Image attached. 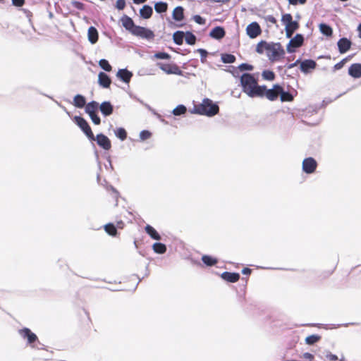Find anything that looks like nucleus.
Masks as SVG:
<instances>
[{"mask_svg": "<svg viewBox=\"0 0 361 361\" xmlns=\"http://www.w3.org/2000/svg\"><path fill=\"white\" fill-rule=\"evenodd\" d=\"M243 91L250 97H262V86L258 85L257 80L250 73H243L240 77Z\"/></svg>", "mask_w": 361, "mask_h": 361, "instance_id": "2", "label": "nucleus"}, {"mask_svg": "<svg viewBox=\"0 0 361 361\" xmlns=\"http://www.w3.org/2000/svg\"><path fill=\"white\" fill-rule=\"evenodd\" d=\"M116 75L124 82L128 83L133 76V74L127 69H120L117 72Z\"/></svg>", "mask_w": 361, "mask_h": 361, "instance_id": "19", "label": "nucleus"}, {"mask_svg": "<svg viewBox=\"0 0 361 361\" xmlns=\"http://www.w3.org/2000/svg\"><path fill=\"white\" fill-rule=\"evenodd\" d=\"M299 28L298 22L294 20L292 23L289 25H286V27H285L286 35L288 38L292 37L293 33Z\"/></svg>", "mask_w": 361, "mask_h": 361, "instance_id": "21", "label": "nucleus"}, {"mask_svg": "<svg viewBox=\"0 0 361 361\" xmlns=\"http://www.w3.org/2000/svg\"><path fill=\"white\" fill-rule=\"evenodd\" d=\"M212 1L214 2H217V3H225V2L228 1L229 0H212Z\"/></svg>", "mask_w": 361, "mask_h": 361, "instance_id": "63", "label": "nucleus"}, {"mask_svg": "<svg viewBox=\"0 0 361 361\" xmlns=\"http://www.w3.org/2000/svg\"><path fill=\"white\" fill-rule=\"evenodd\" d=\"M185 42L188 44L193 45L196 42V37L190 32H187L185 35Z\"/></svg>", "mask_w": 361, "mask_h": 361, "instance_id": "38", "label": "nucleus"}, {"mask_svg": "<svg viewBox=\"0 0 361 361\" xmlns=\"http://www.w3.org/2000/svg\"><path fill=\"white\" fill-rule=\"evenodd\" d=\"M99 104L95 101H92L85 106V112L87 114L97 112Z\"/></svg>", "mask_w": 361, "mask_h": 361, "instance_id": "30", "label": "nucleus"}, {"mask_svg": "<svg viewBox=\"0 0 361 361\" xmlns=\"http://www.w3.org/2000/svg\"><path fill=\"white\" fill-rule=\"evenodd\" d=\"M281 101L284 102H292L293 100V96L288 92H285L283 88L281 87V93L279 94Z\"/></svg>", "mask_w": 361, "mask_h": 361, "instance_id": "34", "label": "nucleus"}, {"mask_svg": "<svg viewBox=\"0 0 361 361\" xmlns=\"http://www.w3.org/2000/svg\"><path fill=\"white\" fill-rule=\"evenodd\" d=\"M12 4L16 7H21L25 4V0H11Z\"/></svg>", "mask_w": 361, "mask_h": 361, "instance_id": "51", "label": "nucleus"}, {"mask_svg": "<svg viewBox=\"0 0 361 361\" xmlns=\"http://www.w3.org/2000/svg\"><path fill=\"white\" fill-rule=\"evenodd\" d=\"M98 82L102 87L109 88L111 85V80L106 73L100 72L98 75Z\"/></svg>", "mask_w": 361, "mask_h": 361, "instance_id": "15", "label": "nucleus"}, {"mask_svg": "<svg viewBox=\"0 0 361 361\" xmlns=\"http://www.w3.org/2000/svg\"><path fill=\"white\" fill-rule=\"evenodd\" d=\"M317 63L314 60L307 59L300 63V70L303 73H308L316 68Z\"/></svg>", "mask_w": 361, "mask_h": 361, "instance_id": "16", "label": "nucleus"}, {"mask_svg": "<svg viewBox=\"0 0 361 361\" xmlns=\"http://www.w3.org/2000/svg\"><path fill=\"white\" fill-rule=\"evenodd\" d=\"M197 51L200 54L202 60L205 59L207 56V51L203 49H199Z\"/></svg>", "mask_w": 361, "mask_h": 361, "instance_id": "57", "label": "nucleus"}, {"mask_svg": "<svg viewBox=\"0 0 361 361\" xmlns=\"http://www.w3.org/2000/svg\"><path fill=\"white\" fill-rule=\"evenodd\" d=\"M320 340V336L317 335H311L305 338V341L309 345H312Z\"/></svg>", "mask_w": 361, "mask_h": 361, "instance_id": "43", "label": "nucleus"}, {"mask_svg": "<svg viewBox=\"0 0 361 361\" xmlns=\"http://www.w3.org/2000/svg\"><path fill=\"white\" fill-rule=\"evenodd\" d=\"M19 334L24 339H27V343L30 345L33 344L38 339L36 334L32 332L31 330L28 328H23L20 329Z\"/></svg>", "mask_w": 361, "mask_h": 361, "instance_id": "10", "label": "nucleus"}, {"mask_svg": "<svg viewBox=\"0 0 361 361\" xmlns=\"http://www.w3.org/2000/svg\"><path fill=\"white\" fill-rule=\"evenodd\" d=\"M98 32L94 27H90L88 29V39L92 44H95L98 41Z\"/></svg>", "mask_w": 361, "mask_h": 361, "instance_id": "23", "label": "nucleus"}, {"mask_svg": "<svg viewBox=\"0 0 361 361\" xmlns=\"http://www.w3.org/2000/svg\"><path fill=\"white\" fill-rule=\"evenodd\" d=\"M125 226L124 223L122 221H118L116 222V228L123 229Z\"/></svg>", "mask_w": 361, "mask_h": 361, "instance_id": "59", "label": "nucleus"}, {"mask_svg": "<svg viewBox=\"0 0 361 361\" xmlns=\"http://www.w3.org/2000/svg\"><path fill=\"white\" fill-rule=\"evenodd\" d=\"M140 13L142 18L145 19L149 18L152 13L153 10L152 8L150 6L145 5L140 11Z\"/></svg>", "mask_w": 361, "mask_h": 361, "instance_id": "25", "label": "nucleus"}, {"mask_svg": "<svg viewBox=\"0 0 361 361\" xmlns=\"http://www.w3.org/2000/svg\"><path fill=\"white\" fill-rule=\"evenodd\" d=\"M319 27L320 32L324 35L327 36V37H331L332 35L333 30L329 25H328L325 23H321L319 25Z\"/></svg>", "mask_w": 361, "mask_h": 361, "instance_id": "28", "label": "nucleus"}, {"mask_svg": "<svg viewBox=\"0 0 361 361\" xmlns=\"http://www.w3.org/2000/svg\"><path fill=\"white\" fill-rule=\"evenodd\" d=\"M80 317L82 320V322L87 325V326H90V324H92V321H91V319H90V314L88 312H83L81 315H80Z\"/></svg>", "mask_w": 361, "mask_h": 361, "instance_id": "44", "label": "nucleus"}, {"mask_svg": "<svg viewBox=\"0 0 361 361\" xmlns=\"http://www.w3.org/2000/svg\"><path fill=\"white\" fill-rule=\"evenodd\" d=\"M326 357L329 361H345L344 357L338 359L337 355H334L331 353H328L326 355Z\"/></svg>", "mask_w": 361, "mask_h": 361, "instance_id": "46", "label": "nucleus"}, {"mask_svg": "<svg viewBox=\"0 0 361 361\" xmlns=\"http://www.w3.org/2000/svg\"><path fill=\"white\" fill-rule=\"evenodd\" d=\"M202 261L204 264L209 267L214 266L218 262V260L216 258L209 255H203L202 257Z\"/></svg>", "mask_w": 361, "mask_h": 361, "instance_id": "33", "label": "nucleus"}, {"mask_svg": "<svg viewBox=\"0 0 361 361\" xmlns=\"http://www.w3.org/2000/svg\"><path fill=\"white\" fill-rule=\"evenodd\" d=\"M111 192H112V195H113V197L116 200V201L117 202L118 201V196H119V193L117 190H116L114 188H111Z\"/></svg>", "mask_w": 361, "mask_h": 361, "instance_id": "58", "label": "nucleus"}, {"mask_svg": "<svg viewBox=\"0 0 361 361\" xmlns=\"http://www.w3.org/2000/svg\"><path fill=\"white\" fill-rule=\"evenodd\" d=\"M115 135L121 140H125L127 137V132L123 128H117L115 130Z\"/></svg>", "mask_w": 361, "mask_h": 361, "instance_id": "37", "label": "nucleus"}, {"mask_svg": "<svg viewBox=\"0 0 361 361\" xmlns=\"http://www.w3.org/2000/svg\"><path fill=\"white\" fill-rule=\"evenodd\" d=\"M259 54L266 53L269 59L274 62L279 61L285 54L283 47L280 43H268L265 41L259 42L256 47Z\"/></svg>", "mask_w": 361, "mask_h": 361, "instance_id": "1", "label": "nucleus"}, {"mask_svg": "<svg viewBox=\"0 0 361 361\" xmlns=\"http://www.w3.org/2000/svg\"><path fill=\"white\" fill-rule=\"evenodd\" d=\"M104 231L111 236H116L117 228L114 224L109 223L106 224L104 226Z\"/></svg>", "mask_w": 361, "mask_h": 361, "instance_id": "31", "label": "nucleus"}, {"mask_svg": "<svg viewBox=\"0 0 361 361\" xmlns=\"http://www.w3.org/2000/svg\"><path fill=\"white\" fill-rule=\"evenodd\" d=\"M304 42V37L301 34H297L293 38H292L288 46L287 51L290 53L293 52L295 48L301 47Z\"/></svg>", "mask_w": 361, "mask_h": 361, "instance_id": "9", "label": "nucleus"}, {"mask_svg": "<svg viewBox=\"0 0 361 361\" xmlns=\"http://www.w3.org/2000/svg\"><path fill=\"white\" fill-rule=\"evenodd\" d=\"M262 97H266V98L270 101H275L278 99L279 94L281 93V86L276 84L273 85L271 89H267L265 85L262 86Z\"/></svg>", "mask_w": 361, "mask_h": 361, "instance_id": "5", "label": "nucleus"}, {"mask_svg": "<svg viewBox=\"0 0 361 361\" xmlns=\"http://www.w3.org/2000/svg\"><path fill=\"white\" fill-rule=\"evenodd\" d=\"M100 111L105 116H109L113 113V106L109 102H104L99 106Z\"/></svg>", "mask_w": 361, "mask_h": 361, "instance_id": "20", "label": "nucleus"}, {"mask_svg": "<svg viewBox=\"0 0 361 361\" xmlns=\"http://www.w3.org/2000/svg\"><path fill=\"white\" fill-rule=\"evenodd\" d=\"M187 109L184 105H178L177 106L173 111V114L176 116H180L184 114L186 112Z\"/></svg>", "mask_w": 361, "mask_h": 361, "instance_id": "42", "label": "nucleus"}, {"mask_svg": "<svg viewBox=\"0 0 361 361\" xmlns=\"http://www.w3.org/2000/svg\"><path fill=\"white\" fill-rule=\"evenodd\" d=\"M130 32L133 35L145 39H152L154 37V32L152 30L138 25H135L134 28Z\"/></svg>", "mask_w": 361, "mask_h": 361, "instance_id": "7", "label": "nucleus"}, {"mask_svg": "<svg viewBox=\"0 0 361 361\" xmlns=\"http://www.w3.org/2000/svg\"><path fill=\"white\" fill-rule=\"evenodd\" d=\"M221 60L225 63H232L235 61V56L231 54H223Z\"/></svg>", "mask_w": 361, "mask_h": 361, "instance_id": "36", "label": "nucleus"}, {"mask_svg": "<svg viewBox=\"0 0 361 361\" xmlns=\"http://www.w3.org/2000/svg\"><path fill=\"white\" fill-rule=\"evenodd\" d=\"M267 21L272 23V24H276L277 20L273 16H267L266 18Z\"/></svg>", "mask_w": 361, "mask_h": 361, "instance_id": "55", "label": "nucleus"}, {"mask_svg": "<svg viewBox=\"0 0 361 361\" xmlns=\"http://www.w3.org/2000/svg\"><path fill=\"white\" fill-rule=\"evenodd\" d=\"M302 357L309 361H312L314 360V355L310 353H305Z\"/></svg>", "mask_w": 361, "mask_h": 361, "instance_id": "53", "label": "nucleus"}, {"mask_svg": "<svg viewBox=\"0 0 361 361\" xmlns=\"http://www.w3.org/2000/svg\"><path fill=\"white\" fill-rule=\"evenodd\" d=\"M247 34L250 38H255L259 35L262 32L259 25L253 22L247 25L246 28Z\"/></svg>", "mask_w": 361, "mask_h": 361, "instance_id": "11", "label": "nucleus"}, {"mask_svg": "<svg viewBox=\"0 0 361 361\" xmlns=\"http://www.w3.org/2000/svg\"><path fill=\"white\" fill-rule=\"evenodd\" d=\"M126 6V1L125 0H117L116 3V7L118 10H123Z\"/></svg>", "mask_w": 361, "mask_h": 361, "instance_id": "49", "label": "nucleus"}, {"mask_svg": "<svg viewBox=\"0 0 361 361\" xmlns=\"http://www.w3.org/2000/svg\"><path fill=\"white\" fill-rule=\"evenodd\" d=\"M85 98L81 94H77L74 97L73 104L78 108H83L85 106Z\"/></svg>", "mask_w": 361, "mask_h": 361, "instance_id": "27", "label": "nucleus"}, {"mask_svg": "<svg viewBox=\"0 0 361 361\" xmlns=\"http://www.w3.org/2000/svg\"><path fill=\"white\" fill-rule=\"evenodd\" d=\"M222 279L227 282L235 283L240 279V274L235 272L224 271L221 274Z\"/></svg>", "mask_w": 361, "mask_h": 361, "instance_id": "14", "label": "nucleus"}, {"mask_svg": "<svg viewBox=\"0 0 361 361\" xmlns=\"http://www.w3.org/2000/svg\"><path fill=\"white\" fill-rule=\"evenodd\" d=\"M88 115L90 116L92 121L95 124V125H99L101 123V119L98 116V115L97 114V112H94V113H90V114H88Z\"/></svg>", "mask_w": 361, "mask_h": 361, "instance_id": "45", "label": "nucleus"}, {"mask_svg": "<svg viewBox=\"0 0 361 361\" xmlns=\"http://www.w3.org/2000/svg\"><path fill=\"white\" fill-rule=\"evenodd\" d=\"M147 0H133L134 4H140L145 3Z\"/></svg>", "mask_w": 361, "mask_h": 361, "instance_id": "62", "label": "nucleus"}, {"mask_svg": "<svg viewBox=\"0 0 361 361\" xmlns=\"http://www.w3.org/2000/svg\"><path fill=\"white\" fill-rule=\"evenodd\" d=\"M73 120L74 122L80 127V128L82 130V132L85 134V135L88 137L90 140H95L94 133L90 125L84 118L76 116L74 117Z\"/></svg>", "mask_w": 361, "mask_h": 361, "instance_id": "4", "label": "nucleus"}, {"mask_svg": "<svg viewBox=\"0 0 361 361\" xmlns=\"http://www.w3.org/2000/svg\"><path fill=\"white\" fill-rule=\"evenodd\" d=\"M95 140L97 141L98 145H99L105 150H109L111 147L110 140L107 136L102 133L98 134L95 137Z\"/></svg>", "mask_w": 361, "mask_h": 361, "instance_id": "12", "label": "nucleus"}, {"mask_svg": "<svg viewBox=\"0 0 361 361\" xmlns=\"http://www.w3.org/2000/svg\"><path fill=\"white\" fill-rule=\"evenodd\" d=\"M307 0H288V2L291 5H297V4H305Z\"/></svg>", "mask_w": 361, "mask_h": 361, "instance_id": "52", "label": "nucleus"}, {"mask_svg": "<svg viewBox=\"0 0 361 361\" xmlns=\"http://www.w3.org/2000/svg\"><path fill=\"white\" fill-rule=\"evenodd\" d=\"M99 66L107 72H110L112 70V66L109 64V61L106 59H101L99 61Z\"/></svg>", "mask_w": 361, "mask_h": 361, "instance_id": "39", "label": "nucleus"}, {"mask_svg": "<svg viewBox=\"0 0 361 361\" xmlns=\"http://www.w3.org/2000/svg\"><path fill=\"white\" fill-rule=\"evenodd\" d=\"M121 20L123 26L129 32H131L135 25L132 18L128 16H123Z\"/></svg>", "mask_w": 361, "mask_h": 361, "instance_id": "22", "label": "nucleus"}, {"mask_svg": "<svg viewBox=\"0 0 361 361\" xmlns=\"http://www.w3.org/2000/svg\"><path fill=\"white\" fill-rule=\"evenodd\" d=\"M140 138L144 140H147L150 137L151 133L149 132L148 130H142L140 133Z\"/></svg>", "mask_w": 361, "mask_h": 361, "instance_id": "50", "label": "nucleus"}, {"mask_svg": "<svg viewBox=\"0 0 361 361\" xmlns=\"http://www.w3.org/2000/svg\"><path fill=\"white\" fill-rule=\"evenodd\" d=\"M240 68L241 70H248L250 71L252 69V66L251 65L247 64V63H242L240 66Z\"/></svg>", "mask_w": 361, "mask_h": 361, "instance_id": "56", "label": "nucleus"}, {"mask_svg": "<svg viewBox=\"0 0 361 361\" xmlns=\"http://www.w3.org/2000/svg\"><path fill=\"white\" fill-rule=\"evenodd\" d=\"M317 162L312 157L305 158L302 161V170L306 173H312L316 171Z\"/></svg>", "mask_w": 361, "mask_h": 361, "instance_id": "8", "label": "nucleus"}, {"mask_svg": "<svg viewBox=\"0 0 361 361\" xmlns=\"http://www.w3.org/2000/svg\"><path fill=\"white\" fill-rule=\"evenodd\" d=\"M251 272H252V269L250 268H247V267H245V268L243 269V270H242V273L243 274H246V275L250 274Z\"/></svg>", "mask_w": 361, "mask_h": 361, "instance_id": "60", "label": "nucleus"}, {"mask_svg": "<svg viewBox=\"0 0 361 361\" xmlns=\"http://www.w3.org/2000/svg\"><path fill=\"white\" fill-rule=\"evenodd\" d=\"M154 57L159 59H169L171 56L166 52H158L154 55Z\"/></svg>", "mask_w": 361, "mask_h": 361, "instance_id": "47", "label": "nucleus"}, {"mask_svg": "<svg viewBox=\"0 0 361 361\" xmlns=\"http://www.w3.org/2000/svg\"><path fill=\"white\" fill-rule=\"evenodd\" d=\"M153 250L156 253L164 254L166 251V247L161 243H156L153 245Z\"/></svg>", "mask_w": 361, "mask_h": 361, "instance_id": "35", "label": "nucleus"}, {"mask_svg": "<svg viewBox=\"0 0 361 361\" xmlns=\"http://www.w3.org/2000/svg\"><path fill=\"white\" fill-rule=\"evenodd\" d=\"M193 20L199 25H204L206 23V20L199 15L194 16Z\"/></svg>", "mask_w": 361, "mask_h": 361, "instance_id": "48", "label": "nucleus"}, {"mask_svg": "<svg viewBox=\"0 0 361 361\" xmlns=\"http://www.w3.org/2000/svg\"><path fill=\"white\" fill-rule=\"evenodd\" d=\"M157 66L167 74L183 75V71L174 63H157Z\"/></svg>", "mask_w": 361, "mask_h": 361, "instance_id": "6", "label": "nucleus"}, {"mask_svg": "<svg viewBox=\"0 0 361 361\" xmlns=\"http://www.w3.org/2000/svg\"><path fill=\"white\" fill-rule=\"evenodd\" d=\"M262 77L266 80L272 81L275 79V74L273 71L267 70L263 71Z\"/></svg>", "mask_w": 361, "mask_h": 361, "instance_id": "41", "label": "nucleus"}, {"mask_svg": "<svg viewBox=\"0 0 361 361\" xmlns=\"http://www.w3.org/2000/svg\"><path fill=\"white\" fill-rule=\"evenodd\" d=\"M145 231L152 239L157 240H159L161 239L160 235L150 225H147L145 226Z\"/></svg>", "mask_w": 361, "mask_h": 361, "instance_id": "26", "label": "nucleus"}, {"mask_svg": "<svg viewBox=\"0 0 361 361\" xmlns=\"http://www.w3.org/2000/svg\"><path fill=\"white\" fill-rule=\"evenodd\" d=\"M219 111V106L208 98L204 99L201 104L194 105L192 110V113L193 114L207 116H214L217 114Z\"/></svg>", "mask_w": 361, "mask_h": 361, "instance_id": "3", "label": "nucleus"}, {"mask_svg": "<svg viewBox=\"0 0 361 361\" xmlns=\"http://www.w3.org/2000/svg\"><path fill=\"white\" fill-rule=\"evenodd\" d=\"M359 37L361 38V23L358 26Z\"/></svg>", "mask_w": 361, "mask_h": 361, "instance_id": "64", "label": "nucleus"}, {"mask_svg": "<svg viewBox=\"0 0 361 361\" xmlns=\"http://www.w3.org/2000/svg\"><path fill=\"white\" fill-rule=\"evenodd\" d=\"M345 61H346L345 59H343L340 62H338L336 64H335L334 69H336V70L341 69L343 66V65L345 64Z\"/></svg>", "mask_w": 361, "mask_h": 361, "instance_id": "54", "label": "nucleus"}, {"mask_svg": "<svg viewBox=\"0 0 361 361\" xmlns=\"http://www.w3.org/2000/svg\"><path fill=\"white\" fill-rule=\"evenodd\" d=\"M154 9L159 13H164L168 9V4L164 1L157 2L154 5Z\"/></svg>", "mask_w": 361, "mask_h": 361, "instance_id": "32", "label": "nucleus"}, {"mask_svg": "<svg viewBox=\"0 0 361 361\" xmlns=\"http://www.w3.org/2000/svg\"><path fill=\"white\" fill-rule=\"evenodd\" d=\"M348 73L350 76L355 78H359L361 77V64L353 63L348 69Z\"/></svg>", "mask_w": 361, "mask_h": 361, "instance_id": "17", "label": "nucleus"}, {"mask_svg": "<svg viewBox=\"0 0 361 361\" xmlns=\"http://www.w3.org/2000/svg\"><path fill=\"white\" fill-rule=\"evenodd\" d=\"M225 30L222 27H215L209 33L211 37L216 39H221L225 36Z\"/></svg>", "mask_w": 361, "mask_h": 361, "instance_id": "18", "label": "nucleus"}, {"mask_svg": "<svg viewBox=\"0 0 361 361\" xmlns=\"http://www.w3.org/2000/svg\"><path fill=\"white\" fill-rule=\"evenodd\" d=\"M281 21L283 24L285 25V27H286V25L292 23L294 20H293V16L290 13H286L282 15Z\"/></svg>", "mask_w": 361, "mask_h": 361, "instance_id": "40", "label": "nucleus"}, {"mask_svg": "<svg viewBox=\"0 0 361 361\" xmlns=\"http://www.w3.org/2000/svg\"><path fill=\"white\" fill-rule=\"evenodd\" d=\"M337 44L339 52L344 54L350 49L352 43L348 39L343 37L338 40Z\"/></svg>", "mask_w": 361, "mask_h": 361, "instance_id": "13", "label": "nucleus"}, {"mask_svg": "<svg viewBox=\"0 0 361 361\" xmlns=\"http://www.w3.org/2000/svg\"><path fill=\"white\" fill-rule=\"evenodd\" d=\"M298 63H299V60H297L295 63L289 64L288 66V68L290 69V68L295 67Z\"/></svg>", "mask_w": 361, "mask_h": 361, "instance_id": "61", "label": "nucleus"}, {"mask_svg": "<svg viewBox=\"0 0 361 361\" xmlns=\"http://www.w3.org/2000/svg\"><path fill=\"white\" fill-rule=\"evenodd\" d=\"M185 33L183 31H176L173 35V39L178 45H181L183 42Z\"/></svg>", "mask_w": 361, "mask_h": 361, "instance_id": "29", "label": "nucleus"}, {"mask_svg": "<svg viewBox=\"0 0 361 361\" xmlns=\"http://www.w3.org/2000/svg\"><path fill=\"white\" fill-rule=\"evenodd\" d=\"M184 10L181 6L176 7L173 11V18L177 21H180L184 18Z\"/></svg>", "mask_w": 361, "mask_h": 361, "instance_id": "24", "label": "nucleus"}]
</instances>
